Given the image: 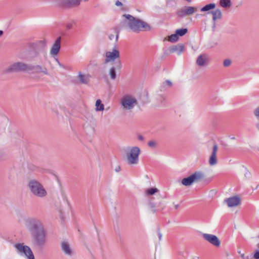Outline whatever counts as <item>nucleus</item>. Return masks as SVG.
<instances>
[{
	"mask_svg": "<svg viewBox=\"0 0 259 259\" xmlns=\"http://www.w3.org/2000/svg\"><path fill=\"white\" fill-rule=\"evenodd\" d=\"M30 193L35 197L44 198L48 195V192L44 185L35 179H30L27 184Z\"/></svg>",
	"mask_w": 259,
	"mask_h": 259,
	"instance_id": "obj_3",
	"label": "nucleus"
},
{
	"mask_svg": "<svg viewBox=\"0 0 259 259\" xmlns=\"http://www.w3.org/2000/svg\"><path fill=\"white\" fill-rule=\"evenodd\" d=\"M188 2H191V0H187Z\"/></svg>",
	"mask_w": 259,
	"mask_h": 259,
	"instance_id": "obj_49",
	"label": "nucleus"
},
{
	"mask_svg": "<svg viewBox=\"0 0 259 259\" xmlns=\"http://www.w3.org/2000/svg\"><path fill=\"white\" fill-rule=\"evenodd\" d=\"M184 49V47L183 45L179 44L171 47L169 49V52L172 53H177L178 54L180 55L183 52Z\"/></svg>",
	"mask_w": 259,
	"mask_h": 259,
	"instance_id": "obj_20",
	"label": "nucleus"
},
{
	"mask_svg": "<svg viewBox=\"0 0 259 259\" xmlns=\"http://www.w3.org/2000/svg\"><path fill=\"white\" fill-rule=\"evenodd\" d=\"M62 250L67 255L72 256L73 254V251L70 244L66 241H63L61 244Z\"/></svg>",
	"mask_w": 259,
	"mask_h": 259,
	"instance_id": "obj_17",
	"label": "nucleus"
},
{
	"mask_svg": "<svg viewBox=\"0 0 259 259\" xmlns=\"http://www.w3.org/2000/svg\"><path fill=\"white\" fill-rule=\"evenodd\" d=\"M157 145V142L154 140L149 141L148 143V145L152 148H155L156 147Z\"/></svg>",
	"mask_w": 259,
	"mask_h": 259,
	"instance_id": "obj_34",
	"label": "nucleus"
},
{
	"mask_svg": "<svg viewBox=\"0 0 259 259\" xmlns=\"http://www.w3.org/2000/svg\"><path fill=\"white\" fill-rule=\"evenodd\" d=\"M208 61V56L206 54H203L198 56L196 60V63L199 66H203L207 64Z\"/></svg>",
	"mask_w": 259,
	"mask_h": 259,
	"instance_id": "obj_19",
	"label": "nucleus"
},
{
	"mask_svg": "<svg viewBox=\"0 0 259 259\" xmlns=\"http://www.w3.org/2000/svg\"><path fill=\"white\" fill-rule=\"evenodd\" d=\"M138 139L140 141H143L144 139V137L141 135H138Z\"/></svg>",
	"mask_w": 259,
	"mask_h": 259,
	"instance_id": "obj_41",
	"label": "nucleus"
},
{
	"mask_svg": "<svg viewBox=\"0 0 259 259\" xmlns=\"http://www.w3.org/2000/svg\"><path fill=\"white\" fill-rule=\"evenodd\" d=\"M232 61L230 59H225L223 62V65L225 67H229L231 65Z\"/></svg>",
	"mask_w": 259,
	"mask_h": 259,
	"instance_id": "obj_36",
	"label": "nucleus"
},
{
	"mask_svg": "<svg viewBox=\"0 0 259 259\" xmlns=\"http://www.w3.org/2000/svg\"><path fill=\"white\" fill-rule=\"evenodd\" d=\"M121 104L123 109L130 110L137 104V100L131 96L126 95L121 99Z\"/></svg>",
	"mask_w": 259,
	"mask_h": 259,
	"instance_id": "obj_8",
	"label": "nucleus"
},
{
	"mask_svg": "<svg viewBox=\"0 0 259 259\" xmlns=\"http://www.w3.org/2000/svg\"><path fill=\"white\" fill-rule=\"evenodd\" d=\"M172 82L169 80H166L165 82H163L164 85H167L168 87H171L172 86Z\"/></svg>",
	"mask_w": 259,
	"mask_h": 259,
	"instance_id": "obj_38",
	"label": "nucleus"
},
{
	"mask_svg": "<svg viewBox=\"0 0 259 259\" xmlns=\"http://www.w3.org/2000/svg\"><path fill=\"white\" fill-rule=\"evenodd\" d=\"M204 174L200 171H197L190 176L184 178L182 180V184L185 186L191 185L193 183L199 181L204 178Z\"/></svg>",
	"mask_w": 259,
	"mask_h": 259,
	"instance_id": "obj_7",
	"label": "nucleus"
},
{
	"mask_svg": "<svg viewBox=\"0 0 259 259\" xmlns=\"http://www.w3.org/2000/svg\"><path fill=\"white\" fill-rule=\"evenodd\" d=\"M17 252L21 256H24L26 259H35L31 248L24 243H16L14 245Z\"/></svg>",
	"mask_w": 259,
	"mask_h": 259,
	"instance_id": "obj_5",
	"label": "nucleus"
},
{
	"mask_svg": "<svg viewBox=\"0 0 259 259\" xmlns=\"http://www.w3.org/2000/svg\"><path fill=\"white\" fill-rule=\"evenodd\" d=\"M120 52L117 46H115L112 51H108L105 53L104 64L113 63L116 59H119Z\"/></svg>",
	"mask_w": 259,
	"mask_h": 259,
	"instance_id": "obj_6",
	"label": "nucleus"
},
{
	"mask_svg": "<svg viewBox=\"0 0 259 259\" xmlns=\"http://www.w3.org/2000/svg\"><path fill=\"white\" fill-rule=\"evenodd\" d=\"M158 237H159V240L161 239L162 234L160 232L158 233Z\"/></svg>",
	"mask_w": 259,
	"mask_h": 259,
	"instance_id": "obj_44",
	"label": "nucleus"
},
{
	"mask_svg": "<svg viewBox=\"0 0 259 259\" xmlns=\"http://www.w3.org/2000/svg\"><path fill=\"white\" fill-rule=\"evenodd\" d=\"M220 5L223 8L229 7L231 5L230 0H220Z\"/></svg>",
	"mask_w": 259,
	"mask_h": 259,
	"instance_id": "obj_27",
	"label": "nucleus"
},
{
	"mask_svg": "<svg viewBox=\"0 0 259 259\" xmlns=\"http://www.w3.org/2000/svg\"><path fill=\"white\" fill-rule=\"evenodd\" d=\"M24 224L30 233L33 246L42 248L46 244L48 234L41 221L36 218H28L25 219Z\"/></svg>",
	"mask_w": 259,
	"mask_h": 259,
	"instance_id": "obj_1",
	"label": "nucleus"
},
{
	"mask_svg": "<svg viewBox=\"0 0 259 259\" xmlns=\"http://www.w3.org/2000/svg\"><path fill=\"white\" fill-rule=\"evenodd\" d=\"M257 249H256L253 254L254 259H259V243L257 244Z\"/></svg>",
	"mask_w": 259,
	"mask_h": 259,
	"instance_id": "obj_35",
	"label": "nucleus"
},
{
	"mask_svg": "<svg viewBox=\"0 0 259 259\" xmlns=\"http://www.w3.org/2000/svg\"><path fill=\"white\" fill-rule=\"evenodd\" d=\"M29 64L17 62L12 64L7 68L8 72L28 71Z\"/></svg>",
	"mask_w": 259,
	"mask_h": 259,
	"instance_id": "obj_9",
	"label": "nucleus"
},
{
	"mask_svg": "<svg viewBox=\"0 0 259 259\" xmlns=\"http://www.w3.org/2000/svg\"><path fill=\"white\" fill-rule=\"evenodd\" d=\"M254 114L257 117L259 118V107L257 108L255 111H254Z\"/></svg>",
	"mask_w": 259,
	"mask_h": 259,
	"instance_id": "obj_39",
	"label": "nucleus"
},
{
	"mask_svg": "<svg viewBox=\"0 0 259 259\" xmlns=\"http://www.w3.org/2000/svg\"><path fill=\"white\" fill-rule=\"evenodd\" d=\"M95 106L96 111H103L104 110V105L101 103V101L100 99L96 101Z\"/></svg>",
	"mask_w": 259,
	"mask_h": 259,
	"instance_id": "obj_25",
	"label": "nucleus"
},
{
	"mask_svg": "<svg viewBox=\"0 0 259 259\" xmlns=\"http://www.w3.org/2000/svg\"><path fill=\"white\" fill-rule=\"evenodd\" d=\"M179 207V204H176L175 205V208L177 209Z\"/></svg>",
	"mask_w": 259,
	"mask_h": 259,
	"instance_id": "obj_47",
	"label": "nucleus"
},
{
	"mask_svg": "<svg viewBox=\"0 0 259 259\" xmlns=\"http://www.w3.org/2000/svg\"><path fill=\"white\" fill-rule=\"evenodd\" d=\"M61 37H58L51 47L50 55L52 57H55L58 54L61 48Z\"/></svg>",
	"mask_w": 259,
	"mask_h": 259,
	"instance_id": "obj_14",
	"label": "nucleus"
},
{
	"mask_svg": "<svg viewBox=\"0 0 259 259\" xmlns=\"http://www.w3.org/2000/svg\"><path fill=\"white\" fill-rule=\"evenodd\" d=\"M122 17L124 18L123 26L134 32H139L144 30H150L151 27L146 22L136 18L129 14H124Z\"/></svg>",
	"mask_w": 259,
	"mask_h": 259,
	"instance_id": "obj_2",
	"label": "nucleus"
},
{
	"mask_svg": "<svg viewBox=\"0 0 259 259\" xmlns=\"http://www.w3.org/2000/svg\"><path fill=\"white\" fill-rule=\"evenodd\" d=\"M202 237L205 240L214 246L219 247L220 246L221 241L219 238L214 235L203 233Z\"/></svg>",
	"mask_w": 259,
	"mask_h": 259,
	"instance_id": "obj_11",
	"label": "nucleus"
},
{
	"mask_svg": "<svg viewBox=\"0 0 259 259\" xmlns=\"http://www.w3.org/2000/svg\"><path fill=\"white\" fill-rule=\"evenodd\" d=\"M109 75L111 79H115L116 78V72L114 67H112L109 70Z\"/></svg>",
	"mask_w": 259,
	"mask_h": 259,
	"instance_id": "obj_31",
	"label": "nucleus"
},
{
	"mask_svg": "<svg viewBox=\"0 0 259 259\" xmlns=\"http://www.w3.org/2000/svg\"><path fill=\"white\" fill-rule=\"evenodd\" d=\"M56 61L58 63V64L59 65V66L61 67H62V68H64V66L58 61V59H56Z\"/></svg>",
	"mask_w": 259,
	"mask_h": 259,
	"instance_id": "obj_42",
	"label": "nucleus"
},
{
	"mask_svg": "<svg viewBox=\"0 0 259 259\" xmlns=\"http://www.w3.org/2000/svg\"><path fill=\"white\" fill-rule=\"evenodd\" d=\"M162 204V202H159V204H158V206H160Z\"/></svg>",
	"mask_w": 259,
	"mask_h": 259,
	"instance_id": "obj_48",
	"label": "nucleus"
},
{
	"mask_svg": "<svg viewBox=\"0 0 259 259\" xmlns=\"http://www.w3.org/2000/svg\"><path fill=\"white\" fill-rule=\"evenodd\" d=\"M115 5L117 7H119L122 6V4L121 3V2L117 1L115 3Z\"/></svg>",
	"mask_w": 259,
	"mask_h": 259,
	"instance_id": "obj_40",
	"label": "nucleus"
},
{
	"mask_svg": "<svg viewBox=\"0 0 259 259\" xmlns=\"http://www.w3.org/2000/svg\"><path fill=\"white\" fill-rule=\"evenodd\" d=\"M192 259H199V257L198 256H194L193 257Z\"/></svg>",
	"mask_w": 259,
	"mask_h": 259,
	"instance_id": "obj_46",
	"label": "nucleus"
},
{
	"mask_svg": "<svg viewBox=\"0 0 259 259\" xmlns=\"http://www.w3.org/2000/svg\"><path fill=\"white\" fill-rule=\"evenodd\" d=\"M149 206L153 212H156L157 211L155 204L152 200L149 202Z\"/></svg>",
	"mask_w": 259,
	"mask_h": 259,
	"instance_id": "obj_33",
	"label": "nucleus"
},
{
	"mask_svg": "<svg viewBox=\"0 0 259 259\" xmlns=\"http://www.w3.org/2000/svg\"><path fill=\"white\" fill-rule=\"evenodd\" d=\"M74 24H75V22L72 21L70 22L67 23L66 25V27L67 29H70L73 27V26Z\"/></svg>",
	"mask_w": 259,
	"mask_h": 259,
	"instance_id": "obj_37",
	"label": "nucleus"
},
{
	"mask_svg": "<svg viewBox=\"0 0 259 259\" xmlns=\"http://www.w3.org/2000/svg\"><path fill=\"white\" fill-rule=\"evenodd\" d=\"M187 32L188 29L187 28L179 29L176 30V32L178 35V37L184 36L187 33Z\"/></svg>",
	"mask_w": 259,
	"mask_h": 259,
	"instance_id": "obj_28",
	"label": "nucleus"
},
{
	"mask_svg": "<svg viewBox=\"0 0 259 259\" xmlns=\"http://www.w3.org/2000/svg\"><path fill=\"white\" fill-rule=\"evenodd\" d=\"M185 7L186 11V15H187V16L191 15L197 11V8L196 7L191 6Z\"/></svg>",
	"mask_w": 259,
	"mask_h": 259,
	"instance_id": "obj_24",
	"label": "nucleus"
},
{
	"mask_svg": "<svg viewBox=\"0 0 259 259\" xmlns=\"http://www.w3.org/2000/svg\"><path fill=\"white\" fill-rule=\"evenodd\" d=\"M78 77L80 83L87 84L90 82L91 75L89 74H83L79 72L78 73Z\"/></svg>",
	"mask_w": 259,
	"mask_h": 259,
	"instance_id": "obj_18",
	"label": "nucleus"
},
{
	"mask_svg": "<svg viewBox=\"0 0 259 259\" xmlns=\"http://www.w3.org/2000/svg\"><path fill=\"white\" fill-rule=\"evenodd\" d=\"M3 34H4V31H2V30H0V37H1V36H2V35H3Z\"/></svg>",
	"mask_w": 259,
	"mask_h": 259,
	"instance_id": "obj_45",
	"label": "nucleus"
},
{
	"mask_svg": "<svg viewBox=\"0 0 259 259\" xmlns=\"http://www.w3.org/2000/svg\"><path fill=\"white\" fill-rule=\"evenodd\" d=\"M28 71H32L35 73H41L43 75H49L48 69L46 67L39 65H29Z\"/></svg>",
	"mask_w": 259,
	"mask_h": 259,
	"instance_id": "obj_12",
	"label": "nucleus"
},
{
	"mask_svg": "<svg viewBox=\"0 0 259 259\" xmlns=\"http://www.w3.org/2000/svg\"><path fill=\"white\" fill-rule=\"evenodd\" d=\"M238 253L240 254L241 257L242 259H245V254L244 253H241V251H238Z\"/></svg>",
	"mask_w": 259,
	"mask_h": 259,
	"instance_id": "obj_43",
	"label": "nucleus"
},
{
	"mask_svg": "<svg viewBox=\"0 0 259 259\" xmlns=\"http://www.w3.org/2000/svg\"><path fill=\"white\" fill-rule=\"evenodd\" d=\"M159 192V190L156 188H150L146 189L145 190V195L147 197L154 195L156 193Z\"/></svg>",
	"mask_w": 259,
	"mask_h": 259,
	"instance_id": "obj_23",
	"label": "nucleus"
},
{
	"mask_svg": "<svg viewBox=\"0 0 259 259\" xmlns=\"http://www.w3.org/2000/svg\"><path fill=\"white\" fill-rule=\"evenodd\" d=\"M115 36V42H117L119 36V32L115 30L114 33L113 34H110L108 36L109 39L110 40H113Z\"/></svg>",
	"mask_w": 259,
	"mask_h": 259,
	"instance_id": "obj_29",
	"label": "nucleus"
},
{
	"mask_svg": "<svg viewBox=\"0 0 259 259\" xmlns=\"http://www.w3.org/2000/svg\"><path fill=\"white\" fill-rule=\"evenodd\" d=\"M215 7V4L213 3L209 4L206 5L204 7L201 9V12H206L210 10L213 9Z\"/></svg>",
	"mask_w": 259,
	"mask_h": 259,
	"instance_id": "obj_26",
	"label": "nucleus"
},
{
	"mask_svg": "<svg viewBox=\"0 0 259 259\" xmlns=\"http://www.w3.org/2000/svg\"><path fill=\"white\" fill-rule=\"evenodd\" d=\"M40 54V53L39 52L30 50L29 55L26 59L30 61L34 60L37 58L39 56Z\"/></svg>",
	"mask_w": 259,
	"mask_h": 259,
	"instance_id": "obj_21",
	"label": "nucleus"
},
{
	"mask_svg": "<svg viewBox=\"0 0 259 259\" xmlns=\"http://www.w3.org/2000/svg\"><path fill=\"white\" fill-rule=\"evenodd\" d=\"M46 45L45 40H38L35 42L30 43L28 45L30 50L36 51L40 53H42Z\"/></svg>",
	"mask_w": 259,
	"mask_h": 259,
	"instance_id": "obj_10",
	"label": "nucleus"
},
{
	"mask_svg": "<svg viewBox=\"0 0 259 259\" xmlns=\"http://www.w3.org/2000/svg\"><path fill=\"white\" fill-rule=\"evenodd\" d=\"M224 201L228 207H233L237 206L240 204L241 199L238 196H234L226 199Z\"/></svg>",
	"mask_w": 259,
	"mask_h": 259,
	"instance_id": "obj_15",
	"label": "nucleus"
},
{
	"mask_svg": "<svg viewBox=\"0 0 259 259\" xmlns=\"http://www.w3.org/2000/svg\"><path fill=\"white\" fill-rule=\"evenodd\" d=\"M178 39H179V37H178V35L177 34L176 32L175 34L170 35L168 37V41L172 42H176V41H178Z\"/></svg>",
	"mask_w": 259,
	"mask_h": 259,
	"instance_id": "obj_32",
	"label": "nucleus"
},
{
	"mask_svg": "<svg viewBox=\"0 0 259 259\" xmlns=\"http://www.w3.org/2000/svg\"><path fill=\"white\" fill-rule=\"evenodd\" d=\"M218 150V146L217 144H215L213 145L212 147V151L209 158V164L211 166L214 165L218 163V159L217 157V154Z\"/></svg>",
	"mask_w": 259,
	"mask_h": 259,
	"instance_id": "obj_16",
	"label": "nucleus"
},
{
	"mask_svg": "<svg viewBox=\"0 0 259 259\" xmlns=\"http://www.w3.org/2000/svg\"><path fill=\"white\" fill-rule=\"evenodd\" d=\"M186 11L185 9V7H184L178 11L177 15L180 17H183L186 16H187V15H186Z\"/></svg>",
	"mask_w": 259,
	"mask_h": 259,
	"instance_id": "obj_30",
	"label": "nucleus"
},
{
	"mask_svg": "<svg viewBox=\"0 0 259 259\" xmlns=\"http://www.w3.org/2000/svg\"><path fill=\"white\" fill-rule=\"evenodd\" d=\"M211 13L212 15V20L213 21L222 19V14L220 10L216 9L215 10L212 11Z\"/></svg>",
	"mask_w": 259,
	"mask_h": 259,
	"instance_id": "obj_22",
	"label": "nucleus"
},
{
	"mask_svg": "<svg viewBox=\"0 0 259 259\" xmlns=\"http://www.w3.org/2000/svg\"><path fill=\"white\" fill-rule=\"evenodd\" d=\"M140 152V149L138 147L128 148L125 154V161L127 163L130 165H137L139 162Z\"/></svg>",
	"mask_w": 259,
	"mask_h": 259,
	"instance_id": "obj_4",
	"label": "nucleus"
},
{
	"mask_svg": "<svg viewBox=\"0 0 259 259\" xmlns=\"http://www.w3.org/2000/svg\"><path fill=\"white\" fill-rule=\"evenodd\" d=\"M81 0H56L57 5L67 7H76L80 5Z\"/></svg>",
	"mask_w": 259,
	"mask_h": 259,
	"instance_id": "obj_13",
	"label": "nucleus"
}]
</instances>
